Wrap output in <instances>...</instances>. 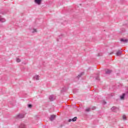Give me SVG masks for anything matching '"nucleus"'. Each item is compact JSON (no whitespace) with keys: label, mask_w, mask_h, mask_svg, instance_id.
Segmentation results:
<instances>
[{"label":"nucleus","mask_w":128,"mask_h":128,"mask_svg":"<svg viewBox=\"0 0 128 128\" xmlns=\"http://www.w3.org/2000/svg\"><path fill=\"white\" fill-rule=\"evenodd\" d=\"M49 100L50 102H52V100H56V96L54 95H51L49 96Z\"/></svg>","instance_id":"obj_1"},{"label":"nucleus","mask_w":128,"mask_h":128,"mask_svg":"<svg viewBox=\"0 0 128 128\" xmlns=\"http://www.w3.org/2000/svg\"><path fill=\"white\" fill-rule=\"evenodd\" d=\"M16 118H24V114H19L16 116Z\"/></svg>","instance_id":"obj_2"},{"label":"nucleus","mask_w":128,"mask_h":128,"mask_svg":"<svg viewBox=\"0 0 128 128\" xmlns=\"http://www.w3.org/2000/svg\"><path fill=\"white\" fill-rule=\"evenodd\" d=\"M111 110H112V112H116V110H118V108L116 106H113L111 108Z\"/></svg>","instance_id":"obj_3"},{"label":"nucleus","mask_w":128,"mask_h":128,"mask_svg":"<svg viewBox=\"0 0 128 128\" xmlns=\"http://www.w3.org/2000/svg\"><path fill=\"white\" fill-rule=\"evenodd\" d=\"M56 118V116L55 115H52L50 118V120H51V122H52V120H55Z\"/></svg>","instance_id":"obj_4"},{"label":"nucleus","mask_w":128,"mask_h":128,"mask_svg":"<svg viewBox=\"0 0 128 128\" xmlns=\"http://www.w3.org/2000/svg\"><path fill=\"white\" fill-rule=\"evenodd\" d=\"M6 22V19L0 16V22Z\"/></svg>","instance_id":"obj_5"},{"label":"nucleus","mask_w":128,"mask_h":128,"mask_svg":"<svg viewBox=\"0 0 128 128\" xmlns=\"http://www.w3.org/2000/svg\"><path fill=\"white\" fill-rule=\"evenodd\" d=\"M34 2L36 4H42V0H34Z\"/></svg>","instance_id":"obj_6"},{"label":"nucleus","mask_w":128,"mask_h":128,"mask_svg":"<svg viewBox=\"0 0 128 128\" xmlns=\"http://www.w3.org/2000/svg\"><path fill=\"white\" fill-rule=\"evenodd\" d=\"M120 42H124V44L126 42H128V39L122 38L120 40Z\"/></svg>","instance_id":"obj_7"},{"label":"nucleus","mask_w":128,"mask_h":128,"mask_svg":"<svg viewBox=\"0 0 128 128\" xmlns=\"http://www.w3.org/2000/svg\"><path fill=\"white\" fill-rule=\"evenodd\" d=\"M34 80H40V76L38 75H36L34 77Z\"/></svg>","instance_id":"obj_8"},{"label":"nucleus","mask_w":128,"mask_h":128,"mask_svg":"<svg viewBox=\"0 0 128 128\" xmlns=\"http://www.w3.org/2000/svg\"><path fill=\"white\" fill-rule=\"evenodd\" d=\"M122 51H120V50H118V52H117L116 53V56H120V54H122Z\"/></svg>","instance_id":"obj_9"},{"label":"nucleus","mask_w":128,"mask_h":128,"mask_svg":"<svg viewBox=\"0 0 128 128\" xmlns=\"http://www.w3.org/2000/svg\"><path fill=\"white\" fill-rule=\"evenodd\" d=\"M106 74H110V72H112V70H110L108 69H106Z\"/></svg>","instance_id":"obj_10"},{"label":"nucleus","mask_w":128,"mask_h":128,"mask_svg":"<svg viewBox=\"0 0 128 128\" xmlns=\"http://www.w3.org/2000/svg\"><path fill=\"white\" fill-rule=\"evenodd\" d=\"M26 125L24 124H22L20 126H19V128H25Z\"/></svg>","instance_id":"obj_11"},{"label":"nucleus","mask_w":128,"mask_h":128,"mask_svg":"<svg viewBox=\"0 0 128 128\" xmlns=\"http://www.w3.org/2000/svg\"><path fill=\"white\" fill-rule=\"evenodd\" d=\"M126 96V94H124L122 96H120V100H124V96Z\"/></svg>","instance_id":"obj_12"},{"label":"nucleus","mask_w":128,"mask_h":128,"mask_svg":"<svg viewBox=\"0 0 128 128\" xmlns=\"http://www.w3.org/2000/svg\"><path fill=\"white\" fill-rule=\"evenodd\" d=\"M122 120H126L127 118H126V115L122 116Z\"/></svg>","instance_id":"obj_13"},{"label":"nucleus","mask_w":128,"mask_h":128,"mask_svg":"<svg viewBox=\"0 0 128 128\" xmlns=\"http://www.w3.org/2000/svg\"><path fill=\"white\" fill-rule=\"evenodd\" d=\"M96 80H100V76L98 74H96Z\"/></svg>","instance_id":"obj_14"},{"label":"nucleus","mask_w":128,"mask_h":128,"mask_svg":"<svg viewBox=\"0 0 128 128\" xmlns=\"http://www.w3.org/2000/svg\"><path fill=\"white\" fill-rule=\"evenodd\" d=\"M16 61L17 62H20V59L19 58H16Z\"/></svg>","instance_id":"obj_15"},{"label":"nucleus","mask_w":128,"mask_h":128,"mask_svg":"<svg viewBox=\"0 0 128 128\" xmlns=\"http://www.w3.org/2000/svg\"><path fill=\"white\" fill-rule=\"evenodd\" d=\"M86 112H90V108H86Z\"/></svg>","instance_id":"obj_16"},{"label":"nucleus","mask_w":128,"mask_h":128,"mask_svg":"<svg viewBox=\"0 0 128 128\" xmlns=\"http://www.w3.org/2000/svg\"><path fill=\"white\" fill-rule=\"evenodd\" d=\"M76 117H74V118H73L72 119V122H76Z\"/></svg>","instance_id":"obj_17"},{"label":"nucleus","mask_w":128,"mask_h":128,"mask_svg":"<svg viewBox=\"0 0 128 128\" xmlns=\"http://www.w3.org/2000/svg\"><path fill=\"white\" fill-rule=\"evenodd\" d=\"M82 74H84V72H82L80 74L78 75V78L82 76Z\"/></svg>","instance_id":"obj_18"},{"label":"nucleus","mask_w":128,"mask_h":128,"mask_svg":"<svg viewBox=\"0 0 128 128\" xmlns=\"http://www.w3.org/2000/svg\"><path fill=\"white\" fill-rule=\"evenodd\" d=\"M32 104H30L28 105V108H32Z\"/></svg>","instance_id":"obj_19"},{"label":"nucleus","mask_w":128,"mask_h":128,"mask_svg":"<svg viewBox=\"0 0 128 128\" xmlns=\"http://www.w3.org/2000/svg\"><path fill=\"white\" fill-rule=\"evenodd\" d=\"M32 33H34V32H36V29L34 28V29H33V31H32Z\"/></svg>","instance_id":"obj_20"},{"label":"nucleus","mask_w":128,"mask_h":128,"mask_svg":"<svg viewBox=\"0 0 128 128\" xmlns=\"http://www.w3.org/2000/svg\"><path fill=\"white\" fill-rule=\"evenodd\" d=\"M96 106H93L92 108V110H96Z\"/></svg>","instance_id":"obj_21"},{"label":"nucleus","mask_w":128,"mask_h":128,"mask_svg":"<svg viewBox=\"0 0 128 128\" xmlns=\"http://www.w3.org/2000/svg\"><path fill=\"white\" fill-rule=\"evenodd\" d=\"M71 121H72V119H70V120H68L69 122H70Z\"/></svg>","instance_id":"obj_22"},{"label":"nucleus","mask_w":128,"mask_h":128,"mask_svg":"<svg viewBox=\"0 0 128 128\" xmlns=\"http://www.w3.org/2000/svg\"><path fill=\"white\" fill-rule=\"evenodd\" d=\"M114 54V52H112L110 53V54Z\"/></svg>","instance_id":"obj_23"},{"label":"nucleus","mask_w":128,"mask_h":128,"mask_svg":"<svg viewBox=\"0 0 128 128\" xmlns=\"http://www.w3.org/2000/svg\"><path fill=\"white\" fill-rule=\"evenodd\" d=\"M106 104V102H104V104Z\"/></svg>","instance_id":"obj_24"}]
</instances>
